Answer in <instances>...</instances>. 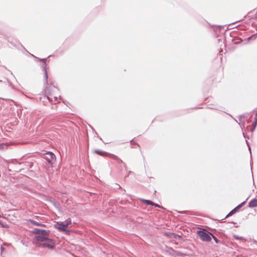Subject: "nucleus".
I'll return each mask as SVG.
<instances>
[{"label":"nucleus","mask_w":257,"mask_h":257,"mask_svg":"<svg viewBox=\"0 0 257 257\" xmlns=\"http://www.w3.org/2000/svg\"><path fill=\"white\" fill-rule=\"evenodd\" d=\"M94 152L100 156H105L107 154V153L105 152H103L102 151H100L99 150H95L94 151Z\"/></svg>","instance_id":"11"},{"label":"nucleus","mask_w":257,"mask_h":257,"mask_svg":"<svg viewBox=\"0 0 257 257\" xmlns=\"http://www.w3.org/2000/svg\"><path fill=\"white\" fill-rule=\"evenodd\" d=\"M118 188H121L120 186L119 185H118Z\"/></svg>","instance_id":"32"},{"label":"nucleus","mask_w":257,"mask_h":257,"mask_svg":"<svg viewBox=\"0 0 257 257\" xmlns=\"http://www.w3.org/2000/svg\"><path fill=\"white\" fill-rule=\"evenodd\" d=\"M123 167L124 168L125 170H127V166H126V164L124 163L123 164Z\"/></svg>","instance_id":"24"},{"label":"nucleus","mask_w":257,"mask_h":257,"mask_svg":"<svg viewBox=\"0 0 257 257\" xmlns=\"http://www.w3.org/2000/svg\"><path fill=\"white\" fill-rule=\"evenodd\" d=\"M185 212H186V211H182V212H181V213H185Z\"/></svg>","instance_id":"31"},{"label":"nucleus","mask_w":257,"mask_h":257,"mask_svg":"<svg viewBox=\"0 0 257 257\" xmlns=\"http://www.w3.org/2000/svg\"><path fill=\"white\" fill-rule=\"evenodd\" d=\"M131 144L134 145H137L138 146H139L140 147V146L138 143H135V142H133V141H131Z\"/></svg>","instance_id":"23"},{"label":"nucleus","mask_w":257,"mask_h":257,"mask_svg":"<svg viewBox=\"0 0 257 257\" xmlns=\"http://www.w3.org/2000/svg\"><path fill=\"white\" fill-rule=\"evenodd\" d=\"M233 237L236 240H241H241H244L245 241H246V239H244L243 237L238 236L236 234H234L233 235Z\"/></svg>","instance_id":"13"},{"label":"nucleus","mask_w":257,"mask_h":257,"mask_svg":"<svg viewBox=\"0 0 257 257\" xmlns=\"http://www.w3.org/2000/svg\"><path fill=\"white\" fill-rule=\"evenodd\" d=\"M243 135L244 137V138H245V136H244V133H243Z\"/></svg>","instance_id":"36"},{"label":"nucleus","mask_w":257,"mask_h":257,"mask_svg":"<svg viewBox=\"0 0 257 257\" xmlns=\"http://www.w3.org/2000/svg\"><path fill=\"white\" fill-rule=\"evenodd\" d=\"M1 148H2V145L0 144V149H1Z\"/></svg>","instance_id":"35"},{"label":"nucleus","mask_w":257,"mask_h":257,"mask_svg":"<svg viewBox=\"0 0 257 257\" xmlns=\"http://www.w3.org/2000/svg\"><path fill=\"white\" fill-rule=\"evenodd\" d=\"M70 223H71V219L70 218H69L66 220V222L64 223H65V224H66V227H67V226L70 224Z\"/></svg>","instance_id":"16"},{"label":"nucleus","mask_w":257,"mask_h":257,"mask_svg":"<svg viewBox=\"0 0 257 257\" xmlns=\"http://www.w3.org/2000/svg\"><path fill=\"white\" fill-rule=\"evenodd\" d=\"M248 207L250 208L257 207V199L254 198L251 200L248 203Z\"/></svg>","instance_id":"9"},{"label":"nucleus","mask_w":257,"mask_h":257,"mask_svg":"<svg viewBox=\"0 0 257 257\" xmlns=\"http://www.w3.org/2000/svg\"><path fill=\"white\" fill-rule=\"evenodd\" d=\"M133 173H133V172H132V171H130L128 172V175L131 174H133Z\"/></svg>","instance_id":"29"},{"label":"nucleus","mask_w":257,"mask_h":257,"mask_svg":"<svg viewBox=\"0 0 257 257\" xmlns=\"http://www.w3.org/2000/svg\"><path fill=\"white\" fill-rule=\"evenodd\" d=\"M53 98H54V101H57V102L58 101V98H57V97H56V96H54V97H53Z\"/></svg>","instance_id":"27"},{"label":"nucleus","mask_w":257,"mask_h":257,"mask_svg":"<svg viewBox=\"0 0 257 257\" xmlns=\"http://www.w3.org/2000/svg\"><path fill=\"white\" fill-rule=\"evenodd\" d=\"M198 235L200 236L201 239L203 241H209L211 239V236L212 233L205 231H198Z\"/></svg>","instance_id":"1"},{"label":"nucleus","mask_w":257,"mask_h":257,"mask_svg":"<svg viewBox=\"0 0 257 257\" xmlns=\"http://www.w3.org/2000/svg\"><path fill=\"white\" fill-rule=\"evenodd\" d=\"M56 227L59 230L63 231H68L67 229L66 224L63 222H58L55 225Z\"/></svg>","instance_id":"7"},{"label":"nucleus","mask_w":257,"mask_h":257,"mask_svg":"<svg viewBox=\"0 0 257 257\" xmlns=\"http://www.w3.org/2000/svg\"><path fill=\"white\" fill-rule=\"evenodd\" d=\"M245 203V201L241 202L240 204L236 206L234 209H233L231 211L229 212V213L226 215V218L234 214L237 210H238Z\"/></svg>","instance_id":"6"},{"label":"nucleus","mask_w":257,"mask_h":257,"mask_svg":"<svg viewBox=\"0 0 257 257\" xmlns=\"http://www.w3.org/2000/svg\"><path fill=\"white\" fill-rule=\"evenodd\" d=\"M142 201L147 205H153V202L151 201V200H146V199H142Z\"/></svg>","instance_id":"12"},{"label":"nucleus","mask_w":257,"mask_h":257,"mask_svg":"<svg viewBox=\"0 0 257 257\" xmlns=\"http://www.w3.org/2000/svg\"><path fill=\"white\" fill-rule=\"evenodd\" d=\"M44 98L45 99H47L49 102H52V101H53L52 99L50 98V96H48V95H47V96H44Z\"/></svg>","instance_id":"17"},{"label":"nucleus","mask_w":257,"mask_h":257,"mask_svg":"<svg viewBox=\"0 0 257 257\" xmlns=\"http://www.w3.org/2000/svg\"><path fill=\"white\" fill-rule=\"evenodd\" d=\"M44 159L49 164H52L56 159L55 155L51 152H47L45 155Z\"/></svg>","instance_id":"4"},{"label":"nucleus","mask_w":257,"mask_h":257,"mask_svg":"<svg viewBox=\"0 0 257 257\" xmlns=\"http://www.w3.org/2000/svg\"><path fill=\"white\" fill-rule=\"evenodd\" d=\"M244 118V116L243 115H240L239 116V120L240 121H242Z\"/></svg>","instance_id":"20"},{"label":"nucleus","mask_w":257,"mask_h":257,"mask_svg":"<svg viewBox=\"0 0 257 257\" xmlns=\"http://www.w3.org/2000/svg\"><path fill=\"white\" fill-rule=\"evenodd\" d=\"M253 242L254 243L257 244V241H256V240H254V239H253Z\"/></svg>","instance_id":"28"},{"label":"nucleus","mask_w":257,"mask_h":257,"mask_svg":"<svg viewBox=\"0 0 257 257\" xmlns=\"http://www.w3.org/2000/svg\"><path fill=\"white\" fill-rule=\"evenodd\" d=\"M170 249L171 250V252H172V255L182 256L184 255L183 253L178 251H176L172 248H170Z\"/></svg>","instance_id":"10"},{"label":"nucleus","mask_w":257,"mask_h":257,"mask_svg":"<svg viewBox=\"0 0 257 257\" xmlns=\"http://www.w3.org/2000/svg\"><path fill=\"white\" fill-rule=\"evenodd\" d=\"M113 159L119 160L120 163H122V164L124 163V162H123L121 160L119 159L116 156L113 155Z\"/></svg>","instance_id":"18"},{"label":"nucleus","mask_w":257,"mask_h":257,"mask_svg":"<svg viewBox=\"0 0 257 257\" xmlns=\"http://www.w3.org/2000/svg\"><path fill=\"white\" fill-rule=\"evenodd\" d=\"M0 82H2V80H0Z\"/></svg>","instance_id":"39"},{"label":"nucleus","mask_w":257,"mask_h":257,"mask_svg":"<svg viewBox=\"0 0 257 257\" xmlns=\"http://www.w3.org/2000/svg\"><path fill=\"white\" fill-rule=\"evenodd\" d=\"M39 246L43 248L52 249L54 247V242L52 239L49 238L44 242L40 243Z\"/></svg>","instance_id":"3"},{"label":"nucleus","mask_w":257,"mask_h":257,"mask_svg":"<svg viewBox=\"0 0 257 257\" xmlns=\"http://www.w3.org/2000/svg\"><path fill=\"white\" fill-rule=\"evenodd\" d=\"M6 79H7V81H8V82H9V80H8L7 78H6Z\"/></svg>","instance_id":"33"},{"label":"nucleus","mask_w":257,"mask_h":257,"mask_svg":"<svg viewBox=\"0 0 257 257\" xmlns=\"http://www.w3.org/2000/svg\"><path fill=\"white\" fill-rule=\"evenodd\" d=\"M36 58L38 60V61H39L40 62H42V63L41 65V67L42 68L43 71H44V78L45 79V82H46V83L47 84L48 76V74H47V72L46 70L47 65H46V61L47 60V59H40V58H38L37 57H36Z\"/></svg>","instance_id":"2"},{"label":"nucleus","mask_w":257,"mask_h":257,"mask_svg":"<svg viewBox=\"0 0 257 257\" xmlns=\"http://www.w3.org/2000/svg\"><path fill=\"white\" fill-rule=\"evenodd\" d=\"M128 176V174L126 175V176H125V178H126Z\"/></svg>","instance_id":"34"},{"label":"nucleus","mask_w":257,"mask_h":257,"mask_svg":"<svg viewBox=\"0 0 257 257\" xmlns=\"http://www.w3.org/2000/svg\"><path fill=\"white\" fill-rule=\"evenodd\" d=\"M0 224H1V225H2V224L1 223V222H0Z\"/></svg>","instance_id":"38"},{"label":"nucleus","mask_w":257,"mask_h":257,"mask_svg":"<svg viewBox=\"0 0 257 257\" xmlns=\"http://www.w3.org/2000/svg\"><path fill=\"white\" fill-rule=\"evenodd\" d=\"M246 143L248 146V149L250 151V152L251 151V149H250V146H249V144H248V143L247 142V141L246 140Z\"/></svg>","instance_id":"26"},{"label":"nucleus","mask_w":257,"mask_h":257,"mask_svg":"<svg viewBox=\"0 0 257 257\" xmlns=\"http://www.w3.org/2000/svg\"><path fill=\"white\" fill-rule=\"evenodd\" d=\"M212 237L213 238V240L216 243H219L220 242V240H219L216 237L214 236L212 234L211 235Z\"/></svg>","instance_id":"14"},{"label":"nucleus","mask_w":257,"mask_h":257,"mask_svg":"<svg viewBox=\"0 0 257 257\" xmlns=\"http://www.w3.org/2000/svg\"><path fill=\"white\" fill-rule=\"evenodd\" d=\"M256 122H257L254 121V123H253V124H252V131H253V130L254 129V128L255 127L256 125Z\"/></svg>","instance_id":"22"},{"label":"nucleus","mask_w":257,"mask_h":257,"mask_svg":"<svg viewBox=\"0 0 257 257\" xmlns=\"http://www.w3.org/2000/svg\"><path fill=\"white\" fill-rule=\"evenodd\" d=\"M1 249L2 250H3L5 249V248L3 247V246H1Z\"/></svg>","instance_id":"30"},{"label":"nucleus","mask_w":257,"mask_h":257,"mask_svg":"<svg viewBox=\"0 0 257 257\" xmlns=\"http://www.w3.org/2000/svg\"><path fill=\"white\" fill-rule=\"evenodd\" d=\"M152 206H154L155 207H158V208H161V207L158 204H156L154 202L153 203V205Z\"/></svg>","instance_id":"21"},{"label":"nucleus","mask_w":257,"mask_h":257,"mask_svg":"<svg viewBox=\"0 0 257 257\" xmlns=\"http://www.w3.org/2000/svg\"><path fill=\"white\" fill-rule=\"evenodd\" d=\"M33 232L37 234V235H48L49 234L50 231L36 228L34 229Z\"/></svg>","instance_id":"5"},{"label":"nucleus","mask_w":257,"mask_h":257,"mask_svg":"<svg viewBox=\"0 0 257 257\" xmlns=\"http://www.w3.org/2000/svg\"><path fill=\"white\" fill-rule=\"evenodd\" d=\"M30 221L34 225H37V226H40L41 225V224L38 222H36L34 220H30Z\"/></svg>","instance_id":"15"},{"label":"nucleus","mask_w":257,"mask_h":257,"mask_svg":"<svg viewBox=\"0 0 257 257\" xmlns=\"http://www.w3.org/2000/svg\"><path fill=\"white\" fill-rule=\"evenodd\" d=\"M254 121L257 122V113L255 114Z\"/></svg>","instance_id":"25"},{"label":"nucleus","mask_w":257,"mask_h":257,"mask_svg":"<svg viewBox=\"0 0 257 257\" xmlns=\"http://www.w3.org/2000/svg\"><path fill=\"white\" fill-rule=\"evenodd\" d=\"M48 235H36V237H35V239L36 241H41V242H44L46 240H47V239H48V238H49L48 237H47Z\"/></svg>","instance_id":"8"},{"label":"nucleus","mask_w":257,"mask_h":257,"mask_svg":"<svg viewBox=\"0 0 257 257\" xmlns=\"http://www.w3.org/2000/svg\"><path fill=\"white\" fill-rule=\"evenodd\" d=\"M221 52H222V50H220L219 51V53H220Z\"/></svg>","instance_id":"37"},{"label":"nucleus","mask_w":257,"mask_h":257,"mask_svg":"<svg viewBox=\"0 0 257 257\" xmlns=\"http://www.w3.org/2000/svg\"><path fill=\"white\" fill-rule=\"evenodd\" d=\"M255 35L256 34H254L252 36H251L250 37H249L248 38H247V40L248 41H250L251 40V39H254L255 38Z\"/></svg>","instance_id":"19"}]
</instances>
